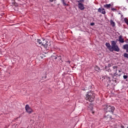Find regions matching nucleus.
I'll use <instances>...</instances> for the list:
<instances>
[{
    "instance_id": "nucleus-25",
    "label": "nucleus",
    "mask_w": 128,
    "mask_h": 128,
    "mask_svg": "<svg viewBox=\"0 0 128 128\" xmlns=\"http://www.w3.org/2000/svg\"><path fill=\"white\" fill-rule=\"evenodd\" d=\"M118 72H122V70H118Z\"/></svg>"
},
{
    "instance_id": "nucleus-22",
    "label": "nucleus",
    "mask_w": 128,
    "mask_h": 128,
    "mask_svg": "<svg viewBox=\"0 0 128 128\" xmlns=\"http://www.w3.org/2000/svg\"><path fill=\"white\" fill-rule=\"evenodd\" d=\"M118 68V66H113V68L114 70V69H116V68Z\"/></svg>"
},
{
    "instance_id": "nucleus-30",
    "label": "nucleus",
    "mask_w": 128,
    "mask_h": 128,
    "mask_svg": "<svg viewBox=\"0 0 128 128\" xmlns=\"http://www.w3.org/2000/svg\"><path fill=\"white\" fill-rule=\"evenodd\" d=\"M127 128H128V127H127Z\"/></svg>"
},
{
    "instance_id": "nucleus-28",
    "label": "nucleus",
    "mask_w": 128,
    "mask_h": 128,
    "mask_svg": "<svg viewBox=\"0 0 128 128\" xmlns=\"http://www.w3.org/2000/svg\"><path fill=\"white\" fill-rule=\"evenodd\" d=\"M126 2H128V0H126Z\"/></svg>"
},
{
    "instance_id": "nucleus-2",
    "label": "nucleus",
    "mask_w": 128,
    "mask_h": 128,
    "mask_svg": "<svg viewBox=\"0 0 128 128\" xmlns=\"http://www.w3.org/2000/svg\"><path fill=\"white\" fill-rule=\"evenodd\" d=\"M37 42H38L39 44H42V46H44V48L46 50H48V48L50 46V40H46V39H38Z\"/></svg>"
},
{
    "instance_id": "nucleus-18",
    "label": "nucleus",
    "mask_w": 128,
    "mask_h": 128,
    "mask_svg": "<svg viewBox=\"0 0 128 128\" xmlns=\"http://www.w3.org/2000/svg\"><path fill=\"white\" fill-rule=\"evenodd\" d=\"M112 10L113 12H116V9L114 8H112Z\"/></svg>"
},
{
    "instance_id": "nucleus-14",
    "label": "nucleus",
    "mask_w": 128,
    "mask_h": 128,
    "mask_svg": "<svg viewBox=\"0 0 128 128\" xmlns=\"http://www.w3.org/2000/svg\"><path fill=\"white\" fill-rule=\"evenodd\" d=\"M124 57L128 58V54L126 53L124 54Z\"/></svg>"
},
{
    "instance_id": "nucleus-13",
    "label": "nucleus",
    "mask_w": 128,
    "mask_h": 128,
    "mask_svg": "<svg viewBox=\"0 0 128 128\" xmlns=\"http://www.w3.org/2000/svg\"><path fill=\"white\" fill-rule=\"evenodd\" d=\"M52 58H53V60H56L58 58V56H52Z\"/></svg>"
},
{
    "instance_id": "nucleus-21",
    "label": "nucleus",
    "mask_w": 128,
    "mask_h": 128,
    "mask_svg": "<svg viewBox=\"0 0 128 128\" xmlns=\"http://www.w3.org/2000/svg\"><path fill=\"white\" fill-rule=\"evenodd\" d=\"M78 2H84V0H80L78 1Z\"/></svg>"
},
{
    "instance_id": "nucleus-15",
    "label": "nucleus",
    "mask_w": 128,
    "mask_h": 128,
    "mask_svg": "<svg viewBox=\"0 0 128 128\" xmlns=\"http://www.w3.org/2000/svg\"><path fill=\"white\" fill-rule=\"evenodd\" d=\"M57 58H58V60H62V57L60 56H57Z\"/></svg>"
},
{
    "instance_id": "nucleus-20",
    "label": "nucleus",
    "mask_w": 128,
    "mask_h": 128,
    "mask_svg": "<svg viewBox=\"0 0 128 128\" xmlns=\"http://www.w3.org/2000/svg\"><path fill=\"white\" fill-rule=\"evenodd\" d=\"M62 4H63L64 6H67L66 4L64 2V0H62Z\"/></svg>"
},
{
    "instance_id": "nucleus-26",
    "label": "nucleus",
    "mask_w": 128,
    "mask_h": 128,
    "mask_svg": "<svg viewBox=\"0 0 128 128\" xmlns=\"http://www.w3.org/2000/svg\"><path fill=\"white\" fill-rule=\"evenodd\" d=\"M126 24H128V22H126Z\"/></svg>"
},
{
    "instance_id": "nucleus-4",
    "label": "nucleus",
    "mask_w": 128,
    "mask_h": 128,
    "mask_svg": "<svg viewBox=\"0 0 128 128\" xmlns=\"http://www.w3.org/2000/svg\"><path fill=\"white\" fill-rule=\"evenodd\" d=\"M106 110L107 112H114V107L108 105L106 106Z\"/></svg>"
},
{
    "instance_id": "nucleus-17",
    "label": "nucleus",
    "mask_w": 128,
    "mask_h": 128,
    "mask_svg": "<svg viewBox=\"0 0 128 128\" xmlns=\"http://www.w3.org/2000/svg\"><path fill=\"white\" fill-rule=\"evenodd\" d=\"M124 22H125L126 23V22H128V18H124Z\"/></svg>"
},
{
    "instance_id": "nucleus-27",
    "label": "nucleus",
    "mask_w": 128,
    "mask_h": 128,
    "mask_svg": "<svg viewBox=\"0 0 128 128\" xmlns=\"http://www.w3.org/2000/svg\"><path fill=\"white\" fill-rule=\"evenodd\" d=\"M116 72H118V70H116Z\"/></svg>"
},
{
    "instance_id": "nucleus-7",
    "label": "nucleus",
    "mask_w": 128,
    "mask_h": 128,
    "mask_svg": "<svg viewBox=\"0 0 128 128\" xmlns=\"http://www.w3.org/2000/svg\"><path fill=\"white\" fill-rule=\"evenodd\" d=\"M98 12H101V14H106V11L104 10V8H100L98 10Z\"/></svg>"
},
{
    "instance_id": "nucleus-1",
    "label": "nucleus",
    "mask_w": 128,
    "mask_h": 128,
    "mask_svg": "<svg viewBox=\"0 0 128 128\" xmlns=\"http://www.w3.org/2000/svg\"><path fill=\"white\" fill-rule=\"evenodd\" d=\"M106 46L110 52H120V48L116 44V42L115 41H111V44L108 42L106 43Z\"/></svg>"
},
{
    "instance_id": "nucleus-16",
    "label": "nucleus",
    "mask_w": 128,
    "mask_h": 128,
    "mask_svg": "<svg viewBox=\"0 0 128 128\" xmlns=\"http://www.w3.org/2000/svg\"><path fill=\"white\" fill-rule=\"evenodd\" d=\"M123 78H124V80H126V79L128 78V76H126V75H124V76H123Z\"/></svg>"
},
{
    "instance_id": "nucleus-3",
    "label": "nucleus",
    "mask_w": 128,
    "mask_h": 128,
    "mask_svg": "<svg viewBox=\"0 0 128 128\" xmlns=\"http://www.w3.org/2000/svg\"><path fill=\"white\" fill-rule=\"evenodd\" d=\"M86 99L90 102L94 100V94H92V91L87 92Z\"/></svg>"
},
{
    "instance_id": "nucleus-29",
    "label": "nucleus",
    "mask_w": 128,
    "mask_h": 128,
    "mask_svg": "<svg viewBox=\"0 0 128 128\" xmlns=\"http://www.w3.org/2000/svg\"><path fill=\"white\" fill-rule=\"evenodd\" d=\"M69 62V64H70V62Z\"/></svg>"
},
{
    "instance_id": "nucleus-6",
    "label": "nucleus",
    "mask_w": 128,
    "mask_h": 128,
    "mask_svg": "<svg viewBox=\"0 0 128 128\" xmlns=\"http://www.w3.org/2000/svg\"><path fill=\"white\" fill-rule=\"evenodd\" d=\"M78 6L80 10H84V4H82L80 2L78 3Z\"/></svg>"
},
{
    "instance_id": "nucleus-10",
    "label": "nucleus",
    "mask_w": 128,
    "mask_h": 128,
    "mask_svg": "<svg viewBox=\"0 0 128 128\" xmlns=\"http://www.w3.org/2000/svg\"><path fill=\"white\" fill-rule=\"evenodd\" d=\"M123 48H124V50H126V52H128V44H126L123 46Z\"/></svg>"
},
{
    "instance_id": "nucleus-19",
    "label": "nucleus",
    "mask_w": 128,
    "mask_h": 128,
    "mask_svg": "<svg viewBox=\"0 0 128 128\" xmlns=\"http://www.w3.org/2000/svg\"><path fill=\"white\" fill-rule=\"evenodd\" d=\"M124 128V126H122V124H120V125L119 126V128Z\"/></svg>"
},
{
    "instance_id": "nucleus-8",
    "label": "nucleus",
    "mask_w": 128,
    "mask_h": 128,
    "mask_svg": "<svg viewBox=\"0 0 128 128\" xmlns=\"http://www.w3.org/2000/svg\"><path fill=\"white\" fill-rule=\"evenodd\" d=\"M118 41L121 42L122 44H124V40L122 38V36H120L118 38Z\"/></svg>"
},
{
    "instance_id": "nucleus-11",
    "label": "nucleus",
    "mask_w": 128,
    "mask_h": 128,
    "mask_svg": "<svg viewBox=\"0 0 128 128\" xmlns=\"http://www.w3.org/2000/svg\"><path fill=\"white\" fill-rule=\"evenodd\" d=\"M111 6H112V4H106L104 5V8H110Z\"/></svg>"
},
{
    "instance_id": "nucleus-5",
    "label": "nucleus",
    "mask_w": 128,
    "mask_h": 128,
    "mask_svg": "<svg viewBox=\"0 0 128 128\" xmlns=\"http://www.w3.org/2000/svg\"><path fill=\"white\" fill-rule=\"evenodd\" d=\"M26 110L28 114H32V110L28 104H26L25 107Z\"/></svg>"
},
{
    "instance_id": "nucleus-9",
    "label": "nucleus",
    "mask_w": 128,
    "mask_h": 128,
    "mask_svg": "<svg viewBox=\"0 0 128 128\" xmlns=\"http://www.w3.org/2000/svg\"><path fill=\"white\" fill-rule=\"evenodd\" d=\"M104 118L106 119L107 120H110L112 118V116L110 115H107L104 117Z\"/></svg>"
},
{
    "instance_id": "nucleus-12",
    "label": "nucleus",
    "mask_w": 128,
    "mask_h": 128,
    "mask_svg": "<svg viewBox=\"0 0 128 128\" xmlns=\"http://www.w3.org/2000/svg\"><path fill=\"white\" fill-rule=\"evenodd\" d=\"M110 24L112 26H115V23L112 20H110Z\"/></svg>"
},
{
    "instance_id": "nucleus-24",
    "label": "nucleus",
    "mask_w": 128,
    "mask_h": 128,
    "mask_svg": "<svg viewBox=\"0 0 128 128\" xmlns=\"http://www.w3.org/2000/svg\"><path fill=\"white\" fill-rule=\"evenodd\" d=\"M46 76H45L44 77H42V79H43V80H45V79H46Z\"/></svg>"
},
{
    "instance_id": "nucleus-23",
    "label": "nucleus",
    "mask_w": 128,
    "mask_h": 128,
    "mask_svg": "<svg viewBox=\"0 0 128 128\" xmlns=\"http://www.w3.org/2000/svg\"><path fill=\"white\" fill-rule=\"evenodd\" d=\"M90 26H94V22L90 23Z\"/></svg>"
}]
</instances>
